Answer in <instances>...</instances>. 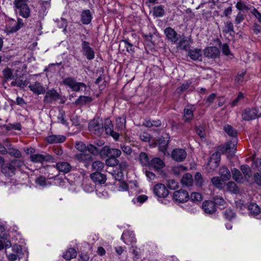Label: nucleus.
Listing matches in <instances>:
<instances>
[{"label":"nucleus","instance_id":"nucleus-1","mask_svg":"<svg viewBox=\"0 0 261 261\" xmlns=\"http://www.w3.org/2000/svg\"><path fill=\"white\" fill-rule=\"evenodd\" d=\"M29 1V0H14L13 2L15 12L24 18H28L31 16Z\"/></svg>","mask_w":261,"mask_h":261},{"label":"nucleus","instance_id":"nucleus-2","mask_svg":"<svg viewBox=\"0 0 261 261\" xmlns=\"http://www.w3.org/2000/svg\"><path fill=\"white\" fill-rule=\"evenodd\" d=\"M261 116V106L245 109L242 114V119L245 121L254 120Z\"/></svg>","mask_w":261,"mask_h":261},{"label":"nucleus","instance_id":"nucleus-3","mask_svg":"<svg viewBox=\"0 0 261 261\" xmlns=\"http://www.w3.org/2000/svg\"><path fill=\"white\" fill-rule=\"evenodd\" d=\"M62 84L69 87L73 91H79L82 88L86 89V85L83 83L77 82L72 77H67L64 79Z\"/></svg>","mask_w":261,"mask_h":261},{"label":"nucleus","instance_id":"nucleus-4","mask_svg":"<svg viewBox=\"0 0 261 261\" xmlns=\"http://www.w3.org/2000/svg\"><path fill=\"white\" fill-rule=\"evenodd\" d=\"M220 161V153L219 152L214 153L208 162L207 163L206 169L208 172L215 171L219 165Z\"/></svg>","mask_w":261,"mask_h":261},{"label":"nucleus","instance_id":"nucleus-5","mask_svg":"<svg viewBox=\"0 0 261 261\" xmlns=\"http://www.w3.org/2000/svg\"><path fill=\"white\" fill-rule=\"evenodd\" d=\"M89 130L92 133L100 135L103 132V125L101 121L93 119L91 120L88 126Z\"/></svg>","mask_w":261,"mask_h":261},{"label":"nucleus","instance_id":"nucleus-6","mask_svg":"<svg viewBox=\"0 0 261 261\" xmlns=\"http://www.w3.org/2000/svg\"><path fill=\"white\" fill-rule=\"evenodd\" d=\"M118 165L119 171L114 170L112 173V175L115 179L117 180H121L123 177V172L127 170L129 165L125 161L121 162Z\"/></svg>","mask_w":261,"mask_h":261},{"label":"nucleus","instance_id":"nucleus-7","mask_svg":"<svg viewBox=\"0 0 261 261\" xmlns=\"http://www.w3.org/2000/svg\"><path fill=\"white\" fill-rule=\"evenodd\" d=\"M187 153L186 151L181 148H176L171 152L172 159L177 162H181L186 158Z\"/></svg>","mask_w":261,"mask_h":261},{"label":"nucleus","instance_id":"nucleus-8","mask_svg":"<svg viewBox=\"0 0 261 261\" xmlns=\"http://www.w3.org/2000/svg\"><path fill=\"white\" fill-rule=\"evenodd\" d=\"M203 54L205 57L215 60L219 58L220 51L219 48L216 46H208L203 50Z\"/></svg>","mask_w":261,"mask_h":261},{"label":"nucleus","instance_id":"nucleus-9","mask_svg":"<svg viewBox=\"0 0 261 261\" xmlns=\"http://www.w3.org/2000/svg\"><path fill=\"white\" fill-rule=\"evenodd\" d=\"M82 49L83 54L88 60H92L95 57L94 50L90 46L89 43L84 41L82 43Z\"/></svg>","mask_w":261,"mask_h":261},{"label":"nucleus","instance_id":"nucleus-10","mask_svg":"<svg viewBox=\"0 0 261 261\" xmlns=\"http://www.w3.org/2000/svg\"><path fill=\"white\" fill-rule=\"evenodd\" d=\"M153 192L160 198H164L169 194V191L165 186L162 184H158L154 186Z\"/></svg>","mask_w":261,"mask_h":261},{"label":"nucleus","instance_id":"nucleus-11","mask_svg":"<svg viewBox=\"0 0 261 261\" xmlns=\"http://www.w3.org/2000/svg\"><path fill=\"white\" fill-rule=\"evenodd\" d=\"M173 199L179 203L185 202L189 199L188 193L183 190L175 191L173 193Z\"/></svg>","mask_w":261,"mask_h":261},{"label":"nucleus","instance_id":"nucleus-12","mask_svg":"<svg viewBox=\"0 0 261 261\" xmlns=\"http://www.w3.org/2000/svg\"><path fill=\"white\" fill-rule=\"evenodd\" d=\"M75 158L80 162L84 164L85 166L88 168L92 160V156L89 153L80 152L75 155Z\"/></svg>","mask_w":261,"mask_h":261},{"label":"nucleus","instance_id":"nucleus-13","mask_svg":"<svg viewBox=\"0 0 261 261\" xmlns=\"http://www.w3.org/2000/svg\"><path fill=\"white\" fill-rule=\"evenodd\" d=\"M103 154H105L109 157L115 158L117 159L121 154V151L117 148H110L106 146L102 148V150Z\"/></svg>","mask_w":261,"mask_h":261},{"label":"nucleus","instance_id":"nucleus-14","mask_svg":"<svg viewBox=\"0 0 261 261\" xmlns=\"http://www.w3.org/2000/svg\"><path fill=\"white\" fill-rule=\"evenodd\" d=\"M195 107L193 105L187 106L184 110L182 119L185 122H190L193 118Z\"/></svg>","mask_w":261,"mask_h":261},{"label":"nucleus","instance_id":"nucleus-15","mask_svg":"<svg viewBox=\"0 0 261 261\" xmlns=\"http://www.w3.org/2000/svg\"><path fill=\"white\" fill-rule=\"evenodd\" d=\"M164 33L167 39L172 43H177L179 39V35L172 28L170 27L166 28L164 30Z\"/></svg>","mask_w":261,"mask_h":261},{"label":"nucleus","instance_id":"nucleus-16","mask_svg":"<svg viewBox=\"0 0 261 261\" xmlns=\"http://www.w3.org/2000/svg\"><path fill=\"white\" fill-rule=\"evenodd\" d=\"M53 159L52 156L49 154L43 155L42 154H34L30 156V160L34 163H43L44 162H49Z\"/></svg>","mask_w":261,"mask_h":261},{"label":"nucleus","instance_id":"nucleus-17","mask_svg":"<svg viewBox=\"0 0 261 261\" xmlns=\"http://www.w3.org/2000/svg\"><path fill=\"white\" fill-rule=\"evenodd\" d=\"M46 141L49 144L61 143L66 140V137L63 135H51L46 137Z\"/></svg>","mask_w":261,"mask_h":261},{"label":"nucleus","instance_id":"nucleus-18","mask_svg":"<svg viewBox=\"0 0 261 261\" xmlns=\"http://www.w3.org/2000/svg\"><path fill=\"white\" fill-rule=\"evenodd\" d=\"M121 239L126 244H129V243H135L136 242L135 235L134 232L131 231H126L123 232L121 236Z\"/></svg>","mask_w":261,"mask_h":261},{"label":"nucleus","instance_id":"nucleus-19","mask_svg":"<svg viewBox=\"0 0 261 261\" xmlns=\"http://www.w3.org/2000/svg\"><path fill=\"white\" fill-rule=\"evenodd\" d=\"M29 87L31 91L37 95L43 94L45 92V88L38 82L31 84Z\"/></svg>","mask_w":261,"mask_h":261},{"label":"nucleus","instance_id":"nucleus-20","mask_svg":"<svg viewBox=\"0 0 261 261\" xmlns=\"http://www.w3.org/2000/svg\"><path fill=\"white\" fill-rule=\"evenodd\" d=\"M16 170L15 165L14 162L6 164L2 168V172L7 176H12L14 174Z\"/></svg>","mask_w":261,"mask_h":261},{"label":"nucleus","instance_id":"nucleus-21","mask_svg":"<svg viewBox=\"0 0 261 261\" xmlns=\"http://www.w3.org/2000/svg\"><path fill=\"white\" fill-rule=\"evenodd\" d=\"M59 95L56 90L52 89L48 91L45 94L44 101L47 103H51L59 99Z\"/></svg>","mask_w":261,"mask_h":261},{"label":"nucleus","instance_id":"nucleus-22","mask_svg":"<svg viewBox=\"0 0 261 261\" xmlns=\"http://www.w3.org/2000/svg\"><path fill=\"white\" fill-rule=\"evenodd\" d=\"M203 211L207 214H213L216 211V207L213 201H205L202 205Z\"/></svg>","mask_w":261,"mask_h":261},{"label":"nucleus","instance_id":"nucleus-23","mask_svg":"<svg viewBox=\"0 0 261 261\" xmlns=\"http://www.w3.org/2000/svg\"><path fill=\"white\" fill-rule=\"evenodd\" d=\"M81 21L84 24H89L92 19L91 12L89 10H85L82 12Z\"/></svg>","mask_w":261,"mask_h":261},{"label":"nucleus","instance_id":"nucleus-24","mask_svg":"<svg viewBox=\"0 0 261 261\" xmlns=\"http://www.w3.org/2000/svg\"><path fill=\"white\" fill-rule=\"evenodd\" d=\"M90 177L95 182L101 184H103L106 180L105 175L99 172H95L90 175Z\"/></svg>","mask_w":261,"mask_h":261},{"label":"nucleus","instance_id":"nucleus-25","mask_svg":"<svg viewBox=\"0 0 261 261\" xmlns=\"http://www.w3.org/2000/svg\"><path fill=\"white\" fill-rule=\"evenodd\" d=\"M56 168L61 172L66 173L69 172L71 169V165L67 162H59L56 164Z\"/></svg>","mask_w":261,"mask_h":261},{"label":"nucleus","instance_id":"nucleus-26","mask_svg":"<svg viewBox=\"0 0 261 261\" xmlns=\"http://www.w3.org/2000/svg\"><path fill=\"white\" fill-rule=\"evenodd\" d=\"M149 165L156 170L162 169L165 166L163 161L159 158H154L152 159Z\"/></svg>","mask_w":261,"mask_h":261},{"label":"nucleus","instance_id":"nucleus-27","mask_svg":"<svg viewBox=\"0 0 261 261\" xmlns=\"http://www.w3.org/2000/svg\"><path fill=\"white\" fill-rule=\"evenodd\" d=\"M219 174L223 181H226L230 179L231 174L228 168L225 166H222L219 169Z\"/></svg>","mask_w":261,"mask_h":261},{"label":"nucleus","instance_id":"nucleus-28","mask_svg":"<svg viewBox=\"0 0 261 261\" xmlns=\"http://www.w3.org/2000/svg\"><path fill=\"white\" fill-rule=\"evenodd\" d=\"M241 170L244 175L245 180L249 181L252 176L251 170L250 167L247 165H243L241 166Z\"/></svg>","mask_w":261,"mask_h":261},{"label":"nucleus","instance_id":"nucleus-29","mask_svg":"<svg viewBox=\"0 0 261 261\" xmlns=\"http://www.w3.org/2000/svg\"><path fill=\"white\" fill-rule=\"evenodd\" d=\"M248 210L250 215L256 217L260 213V208L255 203H251L248 205Z\"/></svg>","mask_w":261,"mask_h":261},{"label":"nucleus","instance_id":"nucleus-30","mask_svg":"<svg viewBox=\"0 0 261 261\" xmlns=\"http://www.w3.org/2000/svg\"><path fill=\"white\" fill-rule=\"evenodd\" d=\"M233 179L239 183H244L245 182V178L242 175L240 171L236 168H234L231 171Z\"/></svg>","mask_w":261,"mask_h":261},{"label":"nucleus","instance_id":"nucleus-31","mask_svg":"<svg viewBox=\"0 0 261 261\" xmlns=\"http://www.w3.org/2000/svg\"><path fill=\"white\" fill-rule=\"evenodd\" d=\"M237 144V141L236 138H233L232 140L227 142L226 145V151L229 150L231 153V155H234L236 150V146Z\"/></svg>","mask_w":261,"mask_h":261},{"label":"nucleus","instance_id":"nucleus-32","mask_svg":"<svg viewBox=\"0 0 261 261\" xmlns=\"http://www.w3.org/2000/svg\"><path fill=\"white\" fill-rule=\"evenodd\" d=\"M189 56L191 59L194 60H201V51L200 49L195 48L189 50Z\"/></svg>","mask_w":261,"mask_h":261},{"label":"nucleus","instance_id":"nucleus-33","mask_svg":"<svg viewBox=\"0 0 261 261\" xmlns=\"http://www.w3.org/2000/svg\"><path fill=\"white\" fill-rule=\"evenodd\" d=\"M77 253L76 250L73 248L68 249L64 254L63 257L66 260H70L76 256Z\"/></svg>","mask_w":261,"mask_h":261},{"label":"nucleus","instance_id":"nucleus-34","mask_svg":"<svg viewBox=\"0 0 261 261\" xmlns=\"http://www.w3.org/2000/svg\"><path fill=\"white\" fill-rule=\"evenodd\" d=\"M92 101V98L89 96H80L75 101V103L77 105H84L90 103Z\"/></svg>","mask_w":261,"mask_h":261},{"label":"nucleus","instance_id":"nucleus-35","mask_svg":"<svg viewBox=\"0 0 261 261\" xmlns=\"http://www.w3.org/2000/svg\"><path fill=\"white\" fill-rule=\"evenodd\" d=\"M181 182L183 185L187 187L191 186L193 183L192 176L189 173L186 174L183 176Z\"/></svg>","mask_w":261,"mask_h":261},{"label":"nucleus","instance_id":"nucleus-36","mask_svg":"<svg viewBox=\"0 0 261 261\" xmlns=\"http://www.w3.org/2000/svg\"><path fill=\"white\" fill-rule=\"evenodd\" d=\"M224 130L228 136L233 138H236L237 135V130L230 125L226 124L224 125Z\"/></svg>","mask_w":261,"mask_h":261},{"label":"nucleus","instance_id":"nucleus-37","mask_svg":"<svg viewBox=\"0 0 261 261\" xmlns=\"http://www.w3.org/2000/svg\"><path fill=\"white\" fill-rule=\"evenodd\" d=\"M226 187V190L231 193L237 194L239 192V189L234 182H228Z\"/></svg>","mask_w":261,"mask_h":261},{"label":"nucleus","instance_id":"nucleus-38","mask_svg":"<svg viewBox=\"0 0 261 261\" xmlns=\"http://www.w3.org/2000/svg\"><path fill=\"white\" fill-rule=\"evenodd\" d=\"M169 142V139H165V138H161L159 140V150L165 152Z\"/></svg>","mask_w":261,"mask_h":261},{"label":"nucleus","instance_id":"nucleus-39","mask_svg":"<svg viewBox=\"0 0 261 261\" xmlns=\"http://www.w3.org/2000/svg\"><path fill=\"white\" fill-rule=\"evenodd\" d=\"M164 9L162 6H155L153 9V14L155 17H162L164 15Z\"/></svg>","mask_w":261,"mask_h":261},{"label":"nucleus","instance_id":"nucleus-40","mask_svg":"<svg viewBox=\"0 0 261 261\" xmlns=\"http://www.w3.org/2000/svg\"><path fill=\"white\" fill-rule=\"evenodd\" d=\"M121 46L125 47L128 53L132 54L134 52V48H133V45L126 40H122L121 42L119 45V47H121Z\"/></svg>","mask_w":261,"mask_h":261},{"label":"nucleus","instance_id":"nucleus-41","mask_svg":"<svg viewBox=\"0 0 261 261\" xmlns=\"http://www.w3.org/2000/svg\"><path fill=\"white\" fill-rule=\"evenodd\" d=\"M221 50L222 53L225 56L231 58L233 57V54L230 50L229 46L226 43L223 44L221 46Z\"/></svg>","mask_w":261,"mask_h":261},{"label":"nucleus","instance_id":"nucleus-42","mask_svg":"<svg viewBox=\"0 0 261 261\" xmlns=\"http://www.w3.org/2000/svg\"><path fill=\"white\" fill-rule=\"evenodd\" d=\"M189 43L185 38H181L178 43L177 47L181 49L187 50L189 48Z\"/></svg>","mask_w":261,"mask_h":261},{"label":"nucleus","instance_id":"nucleus-43","mask_svg":"<svg viewBox=\"0 0 261 261\" xmlns=\"http://www.w3.org/2000/svg\"><path fill=\"white\" fill-rule=\"evenodd\" d=\"M104 167V164L100 161H96L94 162L92 164V168L93 170L96 172L101 171Z\"/></svg>","mask_w":261,"mask_h":261},{"label":"nucleus","instance_id":"nucleus-44","mask_svg":"<svg viewBox=\"0 0 261 261\" xmlns=\"http://www.w3.org/2000/svg\"><path fill=\"white\" fill-rule=\"evenodd\" d=\"M139 160L143 166H146L149 163L147 154L145 152H141L139 155Z\"/></svg>","mask_w":261,"mask_h":261},{"label":"nucleus","instance_id":"nucleus-45","mask_svg":"<svg viewBox=\"0 0 261 261\" xmlns=\"http://www.w3.org/2000/svg\"><path fill=\"white\" fill-rule=\"evenodd\" d=\"M213 185L218 189H222L223 187V182L219 177H214L211 179Z\"/></svg>","mask_w":261,"mask_h":261},{"label":"nucleus","instance_id":"nucleus-46","mask_svg":"<svg viewBox=\"0 0 261 261\" xmlns=\"http://www.w3.org/2000/svg\"><path fill=\"white\" fill-rule=\"evenodd\" d=\"M116 127L119 129H122L125 126V120L124 118L119 117L116 120Z\"/></svg>","mask_w":261,"mask_h":261},{"label":"nucleus","instance_id":"nucleus-47","mask_svg":"<svg viewBox=\"0 0 261 261\" xmlns=\"http://www.w3.org/2000/svg\"><path fill=\"white\" fill-rule=\"evenodd\" d=\"M104 127L105 128L107 134L110 135L113 131V126L111 123V121L109 119L106 120L105 123Z\"/></svg>","mask_w":261,"mask_h":261},{"label":"nucleus","instance_id":"nucleus-48","mask_svg":"<svg viewBox=\"0 0 261 261\" xmlns=\"http://www.w3.org/2000/svg\"><path fill=\"white\" fill-rule=\"evenodd\" d=\"M190 198L193 202H199L202 200V196L199 193L193 192L191 194Z\"/></svg>","mask_w":261,"mask_h":261},{"label":"nucleus","instance_id":"nucleus-49","mask_svg":"<svg viewBox=\"0 0 261 261\" xmlns=\"http://www.w3.org/2000/svg\"><path fill=\"white\" fill-rule=\"evenodd\" d=\"M118 160L115 158L109 157L106 161V164L110 167H114L118 164Z\"/></svg>","mask_w":261,"mask_h":261},{"label":"nucleus","instance_id":"nucleus-50","mask_svg":"<svg viewBox=\"0 0 261 261\" xmlns=\"http://www.w3.org/2000/svg\"><path fill=\"white\" fill-rule=\"evenodd\" d=\"M7 153H9L12 156L15 158H20L21 156V153L20 151L13 148L8 149Z\"/></svg>","mask_w":261,"mask_h":261},{"label":"nucleus","instance_id":"nucleus-51","mask_svg":"<svg viewBox=\"0 0 261 261\" xmlns=\"http://www.w3.org/2000/svg\"><path fill=\"white\" fill-rule=\"evenodd\" d=\"M167 187L171 190H175L178 188V183L174 179H169L167 181Z\"/></svg>","mask_w":261,"mask_h":261},{"label":"nucleus","instance_id":"nucleus-52","mask_svg":"<svg viewBox=\"0 0 261 261\" xmlns=\"http://www.w3.org/2000/svg\"><path fill=\"white\" fill-rule=\"evenodd\" d=\"M23 26V20L20 18L17 19V24L13 27L11 30V32H15L21 28Z\"/></svg>","mask_w":261,"mask_h":261},{"label":"nucleus","instance_id":"nucleus-53","mask_svg":"<svg viewBox=\"0 0 261 261\" xmlns=\"http://www.w3.org/2000/svg\"><path fill=\"white\" fill-rule=\"evenodd\" d=\"M245 73V71H242L238 74V75L237 76L235 80V82L236 84L241 85L243 83L244 81V75Z\"/></svg>","mask_w":261,"mask_h":261},{"label":"nucleus","instance_id":"nucleus-54","mask_svg":"<svg viewBox=\"0 0 261 261\" xmlns=\"http://www.w3.org/2000/svg\"><path fill=\"white\" fill-rule=\"evenodd\" d=\"M95 84L99 86L100 90L105 88L106 85V82L103 80L101 76H99L95 81Z\"/></svg>","mask_w":261,"mask_h":261},{"label":"nucleus","instance_id":"nucleus-55","mask_svg":"<svg viewBox=\"0 0 261 261\" xmlns=\"http://www.w3.org/2000/svg\"><path fill=\"white\" fill-rule=\"evenodd\" d=\"M224 32H225L226 33L234 32L233 25L231 22L227 21L225 23Z\"/></svg>","mask_w":261,"mask_h":261},{"label":"nucleus","instance_id":"nucleus-56","mask_svg":"<svg viewBox=\"0 0 261 261\" xmlns=\"http://www.w3.org/2000/svg\"><path fill=\"white\" fill-rule=\"evenodd\" d=\"M215 205L220 206H224L225 204V201L221 196H216L214 198V202Z\"/></svg>","mask_w":261,"mask_h":261},{"label":"nucleus","instance_id":"nucleus-57","mask_svg":"<svg viewBox=\"0 0 261 261\" xmlns=\"http://www.w3.org/2000/svg\"><path fill=\"white\" fill-rule=\"evenodd\" d=\"M28 84V82L27 80H16L15 82H12L13 85H16L20 88H24Z\"/></svg>","mask_w":261,"mask_h":261},{"label":"nucleus","instance_id":"nucleus-58","mask_svg":"<svg viewBox=\"0 0 261 261\" xmlns=\"http://www.w3.org/2000/svg\"><path fill=\"white\" fill-rule=\"evenodd\" d=\"M76 148L80 151L81 152H85L87 151V145L83 142H80L75 144Z\"/></svg>","mask_w":261,"mask_h":261},{"label":"nucleus","instance_id":"nucleus-59","mask_svg":"<svg viewBox=\"0 0 261 261\" xmlns=\"http://www.w3.org/2000/svg\"><path fill=\"white\" fill-rule=\"evenodd\" d=\"M224 217L228 220H231L234 217L235 214L230 208L226 209L224 213Z\"/></svg>","mask_w":261,"mask_h":261},{"label":"nucleus","instance_id":"nucleus-60","mask_svg":"<svg viewBox=\"0 0 261 261\" xmlns=\"http://www.w3.org/2000/svg\"><path fill=\"white\" fill-rule=\"evenodd\" d=\"M236 7L240 11L248 10L249 9L248 7L246 5V4L242 1L238 2L236 4Z\"/></svg>","mask_w":261,"mask_h":261},{"label":"nucleus","instance_id":"nucleus-61","mask_svg":"<svg viewBox=\"0 0 261 261\" xmlns=\"http://www.w3.org/2000/svg\"><path fill=\"white\" fill-rule=\"evenodd\" d=\"M120 147L122 151L126 154L129 155L132 152V149L130 146L122 144L120 145Z\"/></svg>","mask_w":261,"mask_h":261},{"label":"nucleus","instance_id":"nucleus-62","mask_svg":"<svg viewBox=\"0 0 261 261\" xmlns=\"http://www.w3.org/2000/svg\"><path fill=\"white\" fill-rule=\"evenodd\" d=\"M187 168L182 165L175 166L173 168V171L175 174H179L181 172L186 171Z\"/></svg>","mask_w":261,"mask_h":261},{"label":"nucleus","instance_id":"nucleus-63","mask_svg":"<svg viewBox=\"0 0 261 261\" xmlns=\"http://www.w3.org/2000/svg\"><path fill=\"white\" fill-rule=\"evenodd\" d=\"M3 74L5 79L7 80L14 77L12 71L8 68L3 70Z\"/></svg>","mask_w":261,"mask_h":261},{"label":"nucleus","instance_id":"nucleus-64","mask_svg":"<svg viewBox=\"0 0 261 261\" xmlns=\"http://www.w3.org/2000/svg\"><path fill=\"white\" fill-rule=\"evenodd\" d=\"M250 12L258 19V21L261 23V14L255 8L252 7L250 9Z\"/></svg>","mask_w":261,"mask_h":261}]
</instances>
